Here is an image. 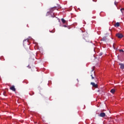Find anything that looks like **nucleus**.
Returning a JSON list of instances; mask_svg holds the SVG:
<instances>
[{
  "mask_svg": "<svg viewBox=\"0 0 124 124\" xmlns=\"http://www.w3.org/2000/svg\"><path fill=\"white\" fill-rule=\"evenodd\" d=\"M91 85H92L93 88H97V87H98V85L97 84H95L94 82H91Z\"/></svg>",
  "mask_w": 124,
  "mask_h": 124,
  "instance_id": "nucleus-3",
  "label": "nucleus"
},
{
  "mask_svg": "<svg viewBox=\"0 0 124 124\" xmlns=\"http://www.w3.org/2000/svg\"><path fill=\"white\" fill-rule=\"evenodd\" d=\"M93 70H94V69H93L92 70L91 72H93V75H95L94 72H93Z\"/></svg>",
  "mask_w": 124,
  "mask_h": 124,
  "instance_id": "nucleus-13",
  "label": "nucleus"
},
{
  "mask_svg": "<svg viewBox=\"0 0 124 124\" xmlns=\"http://www.w3.org/2000/svg\"><path fill=\"white\" fill-rule=\"evenodd\" d=\"M115 92H116V90H115V89H112L110 90V93H115Z\"/></svg>",
  "mask_w": 124,
  "mask_h": 124,
  "instance_id": "nucleus-6",
  "label": "nucleus"
},
{
  "mask_svg": "<svg viewBox=\"0 0 124 124\" xmlns=\"http://www.w3.org/2000/svg\"><path fill=\"white\" fill-rule=\"evenodd\" d=\"M102 54H103L102 53H99V56H102Z\"/></svg>",
  "mask_w": 124,
  "mask_h": 124,
  "instance_id": "nucleus-15",
  "label": "nucleus"
},
{
  "mask_svg": "<svg viewBox=\"0 0 124 124\" xmlns=\"http://www.w3.org/2000/svg\"><path fill=\"white\" fill-rule=\"evenodd\" d=\"M53 11H54V8H52V9H51L50 12L52 13V12H53Z\"/></svg>",
  "mask_w": 124,
  "mask_h": 124,
  "instance_id": "nucleus-10",
  "label": "nucleus"
},
{
  "mask_svg": "<svg viewBox=\"0 0 124 124\" xmlns=\"http://www.w3.org/2000/svg\"><path fill=\"white\" fill-rule=\"evenodd\" d=\"M116 36H117L118 38H123L124 37V35L122 33H118L116 34Z\"/></svg>",
  "mask_w": 124,
  "mask_h": 124,
  "instance_id": "nucleus-1",
  "label": "nucleus"
},
{
  "mask_svg": "<svg viewBox=\"0 0 124 124\" xmlns=\"http://www.w3.org/2000/svg\"><path fill=\"white\" fill-rule=\"evenodd\" d=\"M119 65L121 69H124V63H119Z\"/></svg>",
  "mask_w": 124,
  "mask_h": 124,
  "instance_id": "nucleus-5",
  "label": "nucleus"
},
{
  "mask_svg": "<svg viewBox=\"0 0 124 124\" xmlns=\"http://www.w3.org/2000/svg\"><path fill=\"white\" fill-rule=\"evenodd\" d=\"M115 27H120V23L119 22H117L116 23H115V24L114 25Z\"/></svg>",
  "mask_w": 124,
  "mask_h": 124,
  "instance_id": "nucleus-7",
  "label": "nucleus"
},
{
  "mask_svg": "<svg viewBox=\"0 0 124 124\" xmlns=\"http://www.w3.org/2000/svg\"><path fill=\"white\" fill-rule=\"evenodd\" d=\"M105 40H106V38H103L102 39V41H105Z\"/></svg>",
  "mask_w": 124,
  "mask_h": 124,
  "instance_id": "nucleus-12",
  "label": "nucleus"
},
{
  "mask_svg": "<svg viewBox=\"0 0 124 124\" xmlns=\"http://www.w3.org/2000/svg\"><path fill=\"white\" fill-rule=\"evenodd\" d=\"M93 74H92L91 75V77H92V80H93V79H94V77H93Z\"/></svg>",
  "mask_w": 124,
  "mask_h": 124,
  "instance_id": "nucleus-9",
  "label": "nucleus"
},
{
  "mask_svg": "<svg viewBox=\"0 0 124 124\" xmlns=\"http://www.w3.org/2000/svg\"><path fill=\"white\" fill-rule=\"evenodd\" d=\"M124 8H122V9H121V11L122 12H123V11H124Z\"/></svg>",
  "mask_w": 124,
  "mask_h": 124,
  "instance_id": "nucleus-16",
  "label": "nucleus"
},
{
  "mask_svg": "<svg viewBox=\"0 0 124 124\" xmlns=\"http://www.w3.org/2000/svg\"><path fill=\"white\" fill-rule=\"evenodd\" d=\"M61 21L63 23V24H65V22H66L65 20H64V19L63 18H62Z\"/></svg>",
  "mask_w": 124,
  "mask_h": 124,
  "instance_id": "nucleus-8",
  "label": "nucleus"
},
{
  "mask_svg": "<svg viewBox=\"0 0 124 124\" xmlns=\"http://www.w3.org/2000/svg\"><path fill=\"white\" fill-rule=\"evenodd\" d=\"M119 51H120V52H122V53H124V50H123V49H120V50H119Z\"/></svg>",
  "mask_w": 124,
  "mask_h": 124,
  "instance_id": "nucleus-11",
  "label": "nucleus"
},
{
  "mask_svg": "<svg viewBox=\"0 0 124 124\" xmlns=\"http://www.w3.org/2000/svg\"><path fill=\"white\" fill-rule=\"evenodd\" d=\"M10 90L11 91H13V92H16V89L15 88V86H12V87H10Z\"/></svg>",
  "mask_w": 124,
  "mask_h": 124,
  "instance_id": "nucleus-4",
  "label": "nucleus"
},
{
  "mask_svg": "<svg viewBox=\"0 0 124 124\" xmlns=\"http://www.w3.org/2000/svg\"><path fill=\"white\" fill-rule=\"evenodd\" d=\"M99 117H101L102 118H104L105 116H106V114L104 112H101L99 115Z\"/></svg>",
  "mask_w": 124,
  "mask_h": 124,
  "instance_id": "nucleus-2",
  "label": "nucleus"
},
{
  "mask_svg": "<svg viewBox=\"0 0 124 124\" xmlns=\"http://www.w3.org/2000/svg\"><path fill=\"white\" fill-rule=\"evenodd\" d=\"M27 40H24L23 41V43H25V41H27ZM27 41H29V40H27Z\"/></svg>",
  "mask_w": 124,
  "mask_h": 124,
  "instance_id": "nucleus-14",
  "label": "nucleus"
},
{
  "mask_svg": "<svg viewBox=\"0 0 124 124\" xmlns=\"http://www.w3.org/2000/svg\"><path fill=\"white\" fill-rule=\"evenodd\" d=\"M114 4H115V5H117V2H116V1H115V2H114Z\"/></svg>",
  "mask_w": 124,
  "mask_h": 124,
  "instance_id": "nucleus-17",
  "label": "nucleus"
}]
</instances>
